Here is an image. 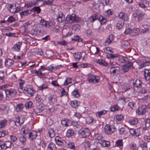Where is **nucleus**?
<instances>
[{
    "label": "nucleus",
    "mask_w": 150,
    "mask_h": 150,
    "mask_svg": "<svg viewBox=\"0 0 150 150\" xmlns=\"http://www.w3.org/2000/svg\"><path fill=\"white\" fill-rule=\"evenodd\" d=\"M96 19L98 20L102 25L104 24L106 22V19L102 16H97L94 15L91 16L89 18V20L91 22H93Z\"/></svg>",
    "instance_id": "1"
},
{
    "label": "nucleus",
    "mask_w": 150,
    "mask_h": 150,
    "mask_svg": "<svg viewBox=\"0 0 150 150\" xmlns=\"http://www.w3.org/2000/svg\"><path fill=\"white\" fill-rule=\"evenodd\" d=\"M79 135L81 137L85 138L88 136L90 134L89 130L87 128L82 129L79 131Z\"/></svg>",
    "instance_id": "2"
},
{
    "label": "nucleus",
    "mask_w": 150,
    "mask_h": 150,
    "mask_svg": "<svg viewBox=\"0 0 150 150\" xmlns=\"http://www.w3.org/2000/svg\"><path fill=\"white\" fill-rule=\"evenodd\" d=\"M67 23H72L78 22L79 21V18L76 17L74 14H72L69 16H68L66 18Z\"/></svg>",
    "instance_id": "3"
},
{
    "label": "nucleus",
    "mask_w": 150,
    "mask_h": 150,
    "mask_svg": "<svg viewBox=\"0 0 150 150\" xmlns=\"http://www.w3.org/2000/svg\"><path fill=\"white\" fill-rule=\"evenodd\" d=\"M120 69L119 67L115 66L113 63L109 71L111 74H118L120 72Z\"/></svg>",
    "instance_id": "4"
},
{
    "label": "nucleus",
    "mask_w": 150,
    "mask_h": 150,
    "mask_svg": "<svg viewBox=\"0 0 150 150\" xmlns=\"http://www.w3.org/2000/svg\"><path fill=\"white\" fill-rule=\"evenodd\" d=\"M105 132L106 134H109L113 133L115 130V127L113 126H105L104 128Z\"/></svg>",
    "instance_id": "5"
},
{
    "label": "nucleus",
    "mask_w": 150,
    "mask_h": 150,
    "mask_svg": "<svg viewBox=\"0 0 150 150\" xmlns=\"http://www.w3.org/2000/svg\"><path fill=\"white\" fill-rule=\"evenodd\" d=\"M5 91L6 96L8 97H13L16 94V90L14 89H5Z\"/></svg>",
    "instance_id": "6"
},
{
    "label": "nucleus",
    "mask_w": 150,
    "mask_h": 150,
    "mask_svg": "<svg viewBox=\"0 0 150 150\" xmlns=\"http://www.w3.org/2000/svg\"><path fill=\"white\" fill-rule=\"evenodd\" d=\"M87 79L89 83H96L98 82L99 78L98 76L90 75L88 77Z\"/></svg>",
    "instance_id": "7"
},
{
    "label": "nucleus",
    "mask_w": 150,
    "mask_h": 150,
    "mask_svg": "<svg viewBox=\"0 0 150 150\" xmlns=\"http://www.w3.org/2000/svg\"><path fill=\"white\" fill-rule=\"evenodd\" d=\"M133 15L134 17H137L139 21L143 19L144 14L139 10H137L133 13Z\"/></svg>",
    "instance_id": "8"
},
{
    "label": "nucleus",
    "mask_w": 150,
    "mask_h": 150,
    "mask_svg": "<svg viewBox=\"0 0 150 150\" xmlns=\"http://www.w3.org/2000/svg\"><path fill=\"white\" fill-rule=\"evenodd\" d=\"M132 65L133 63L131 62H129L128 63L123 66L122 70L124 72H127Z\"/></svg>",
    "instance_id": "9"
},
{
    "label": "nucleus",
    "mask_w": 150,
    "mask_h": 150,
    "mask_svg": "<svg viewBox=\"0 0 150 150\" xmlns=\"http://www.w3.org/2000/svg\"><path fill=\"white\" fill-rule=\"evenodd\" d=\"M40 24L41 25L46 27H49L52 26L53 24L51 21H46L43 19H41Z\"/></svg>",
    "instance_id": "10"
},
{
    "label": "nucleus",
    "mask_w": 150,
    "mask_h": 150,
    "mask_svg": "<svg viewBox=\"0 0 150 150\" xmlns=\"http://www.w3.org/2000/svg\"><path fill=\"white\" fill-rule=\"evenodd\" d=\"M45 108V105L43 104H41L34 109V111L36 113H40L44 110Z\"/></svg>",
    "instance_id": "11"
},
{
    "label": "nucleus",
    "mask_w": 150,
    "mask_h": 150,
    "mask_svg": "<svg viewBox=\"0 0 150 150\" xmlns=\"http://www.w3.org/2000/svg\"><path fill=\"white\" fill-rule=\"evenodd\" d=\"M144 76L145 79L146 81L150 80V68L145 69Z\"/></svg>",
    "instance_id": "12"
},
{
    "label": "nucleus",
    "mask_w": 150,
    "mask_h": 150,
    "mask_svg": "<svg viewBox=\"0 0 150 150\" xmlns=\"http://www.w3.org/2000/svg\"><path fill=\"white\" fill-rule=\"evenodd\" d=\"M146 112V108L144 106L139 107L136 110V113L139 115H143Z\"/></svg>",
    "instance_id": "13"
},
{
    "label": "nucleus",
    "mask_w": 150,
    "mask_h": 150,
    "mask_svg": "<svg viewBox=\"0 0 150 150\" xmlns=\"http://www.w3.org/2000/svg\"><path fill=\"white\" fill-rule=\"evenodd\" d=\"M137 62L139 63V68L140 69H142L146 66H148L150 65V62L149 61H146L144 62H142L141 61H139Z\"/></svg>",
    "instance_id": "14"
},
{
    "label": "nucleus",
    "mask_w": 150,
    "mask_h": 150,
    "mask_svg": "<svg viewBox=\"0 0 150 150\" xmlns=\"http://www.w3.org/2000/svg\"><path fill=\"white\" fill-rule=\"evenodd\" d=\"M118 17L119 20L120 21L123 20L124 21L127 19V15L125 13L122 12H120L118 15Z\"/></svg>",
    "instance_id": "15"
},
{
    "label": "nucleus",
    "mask_w": 150,
    "mask_h": 150,
    "mask_svg": "<svg viewBox=\"0 0 150 150\" xmlns=\"http://www.w3.org/2000/svg\"><path fill=\"white\" fill-rule=\"evenodd\" d=\"M48 100L51 103H54L57 101V96L54 94H51L48 97Z\"/></svg>",
    "instance_id": "16"
},
{
    "label": "nucleus",
    "mask_w": 150,
    "mask_h": 150,
    "mask_svg": "<svg viewBox=\"0 0 150 150\" xmlns=\"http://www.w3.org/2000/svg\"><path fill=\"white\" fill-rule=\"evenodd\" d=\"M59 16L57 19V21L59 23H62L64 19V17L63 16V14L61 12H58Z\"/></svg>",
    "instance_id": "17"
},
{
    "label": "nucleus",
    "mask_w": 150,
    "mask_h": 150,
    "mask_svg": "<svg viewBox=\"0 0 150 150\" xmlns=\"http://www.w3.org/2000/svg\"><path fill=\"white\" fill-rule=\"evenodd\" d=\"M21 44V43L18 42L13 46L12 49L16 51H19L20 50V47Z\"/></svg>",
    "instance_id": "18"
},
{
    "label": "nucleus",
    "mask_w": 150,
    "mask_h": 150,
    "mask_svg": "<svg viewBox=\"0 0 150 150\" xmlns=\"http://www.w3.org/2000/svg\"><path fill=\"white\" fill-rule=\"evenodd\" d=\"M31 13V11L30 10L24 11L21 13L20 14L21 17L23 18L24 16H28Z\"/></svg>",
    "instance_id": "19"
},
{
    "label": "nucleus",
    "mask_w": 150,
    "mask_h": 150,
    "mask_svg": "<svg viewBox=\"0 0 150 150\" xmlns=\"http://www.w3.org/2000/svg\"><path fill=\"white\" fill-rule=\"evenodd\" d=\"M37 135V132L34 131H33L30 132L28 134L29 137L32 140L35 138Z\"/></svg>",
    "instance_id": "20"
},
{
    "label": "nucleus",
    "mask_w": 150,
    "mask_h": 150,
    "mask_svg": "<svg viewBox=\"0 0 150 150\" xmlns=\"http://www.w3.org/2000/svg\"><path fill=\"white\" fill-rule=\"evenodd\" d=\"M124 23L123 20H119L116 25L117 28L118 29H121L124 25Z\"/></svg>",
    "instance_id": "21"
},
{
    "label": "nucleus",
    "mask_w": 150,
    "mask_h": 150,
    "mask_svg": "<svg viewBox=\"0 0 150 150\" xmlns=\"http://www.w3.org/2000/svg\"><path fill=\"white\" fill-rule=\"evenodd\" d=\"M24 122V121L22 118L18 117L16 119V120L15 122V124L16 126H18L22 125Z\"/></svg>",
    "instance_id": "22"
},
{
    "label": "nucleus",
    "mask_w": 150,
    "mask_h": 150,
    "mask_svg": "<svg viewBox=\"0 0 150 150\" xmlns=\"http://www.w3.org/2000/svg\"><path fill=\"white\" fill-rule=\"evenodd\" d=\"M14 61L10 59H6L5 61V64L8 67L11 66L13 65L14 64Z\"/></svg>",
    "instance_id": "23"
},
{
    "label": "nucleus",
    "mask_w": 150,
    "mask_h": 150,
    "mask_svg": "<svg viewBox=\"0 0 150 150\" xmlns=\"http://www.w3.org/2000/svg\"><path fill=\"white\" fill-rule=\"evenodd\" d=\"M130 44L129 42L126 40L122 41L121 43L122 47L124 49H125L129 46Z\"/></svg>",
    "instance_id": "24"
},
{
    "label": "nucleus",
    "mask_w": 150,
    "mask_h": 150,
    "mask_svg": "<svg viewBox=\"0 0 150 150\" xmlns=\"http://www.w3.org/2000/svg\"><path fill=\"white\" fill-rule=\"evenodd\" d=\"M24 91H25L28 94H29L30 96H32L33 95V88H24Z\"/></svg>",
    "instance_id": "25"
},
{
    "label": "nucleus",
    "mask_w": 150,
    "mask_h": 150,
    "mask_svg": "<svg viewBox=\"0 0 150 150\" xmlns=\"http://www.w3.org/2000/svg\"><path fill=\"white\" fill-rule=\"evenodd\" d=\"M141 82L140 80L137 79L135 81L133 82V85L137 88H140L141 86Z\"/></svg>",
    "instance_id": "26"
},
{
    "label": "nucleus",
    "mask_w": 150,
    "mask_h": 150,
    "mask_svg": "<svg viewBox=\"0 0 150 150\" xmlns=\"http://www.w3.org/2000/svg\"><path fill=\"white\" fill-rule=\"evenodd\" d=\"M96 62L102 66H106L108 65L107 63L104 60L101 59L96 60Z\"/></svg>",
    "instance_id": "27"
},
{
    "label": "nucleus",
    "mask_w": 150,
    "mask_h": 150,
    "mask_svg": "<svg viewBox=\"0 0 150 150\" xmlns=\"http://www.w3.org/2000/svg\"><path fill=\"white\" fill-rule=\"evenodd\" d=\"M102 146L104 147H109L110 145V142L109 141H103L100 142Z\"/></svg>",
    "instance_id": "28"
},
{
    "label": "nucleus",
    "mask_w": 150,
    "mask_h": 150,
    "mask_svg": "<svg viewBox=\"0 0 150 150\" xmlns=\"http://www.w3.org/2000/svg\"><path fill=\"white\" fill-rule=\"evenodd\" d=\"M113 40V36L112 34H110L108 38V39L105 41L106 45L110 43Z\"/></svg>",
    "instance_id": "29"
},
{
    "label": "nucleus",
    "mask_w": 150,
    "mask_h": 150,
    "mask_svg": "<svg viewBox=\"0 0 150 150\" xmlns=\"http://www.w3.org/2000/svg\"><path fill=\"white\" fill-rule=\"evenodd\" d=\"M99 49L97 47H96L94 46L92 47L91 49V51L93 54H97L99 52Z\"/></svg>",
    "instance_id": "30"
},
{
    "label": "nucleus",
    "mask_w": 150,
    "mask_h": 150,
    "mask_svg": "<svg viewBox=\"0 0 150 150\" xmlns=\"http://www.w3.org/2000/svg\"><path fill=\"white\" fill-rule=\"evenodd\" d=\"M60 139L61 138L58 137H57L55 138L56 143L59 146H62L63 144V142Z\"/></svg>",
    "instance_id": "31"
},
{
    "label": "nucleus",
    "mask_w": 150,
    "mask_h": 150,
    "mask_svg": "<svg viewBox=\"0 0 150 150\" xmlns=\"http://www.w3.org/2000/svg\"><path fill=\"white\" fill-rule=\"evenodd\" d=\"M60 66H61V65L59 66H55L54 67L51 66L50 67H47V69L52 71H54L56 70L57 69H59Z\"/></svg>",
    "instance_id": "32"
},
{
    "label": "nucleus",
    "mask_w": 150,
    "mask_h": 150,
    "mask_svg": "<svg viewBox=\"0 0 150 150\" xmlns=\"http://www.w3.org/2000/svg\"><path fill=\"white\" fill-rule=\"evenodd\" d=\"M48 133L50 137L51 138H53L55 136V132L52 128H50L49 129Z\"/></svg>",
    "instance_id": "33"
},
{
    "label": "nucleus",
    "mask_w": 150,
    "mask_h": 150,
    "mask_svg": "<svg viewBox=\"0 0 150 150\" xmlns=\"http://www.w3.org/2000/svg\"><path fill=\"white\" fill-rule=\"evenodd\" d=\"M138 120L137 118H134L132 120H130L129 121V124L132 125H136L137 124Z\"/></svg>",
    "instance_id": "34"
},
{
    "label": "nucleus",
    "mask_w": 150,
    "mask_h": 150,
    "mask_svg": "<svg viewBox=\"0 0 150 150\" xmlns=\"http://www.w3.org/2000/svg\"><path fill=\"white\" fill-rule=\"evenodd\" d=\"M74 134V131L73 129H70L68 130L66 136L67 137H70L73 136Z\"/></svg>",
    "instance_id": "35"
},
{
    "label": "nucleus",
    "mask_w": 150,
    "mask_h": 150,
    "mask_svg": "<svg viewBox=\"0 0 150 150\" xmlns=\"http://www.w3.org/2000/svg\"><path fill=\"white\" fill-rule=\"evenodd\" d=\"M94 139L97 140H100L102 139V136L100 134L96 133L93 136Z\"/></svg>",
    "instance_id": "36"
},
{
    "label": "nucleus",
    "mask_w": 150,
    "mask_h": 150,
    "mask_svg": "<svg viewBox=\"0 0 150 150\" xmlns=\"http://www.w3.org/2000/svg\"><path fill=\"white\" fill-rule=\"evenodd\" d=\"M48 148L50 149L51 150H56V147L55 144L51 142L49 144Z\"/></svg>",
    "instance_id": "37"
},
{
    "label": "nucleus",
    "mask_w": 150,
    "mask_h": 150,
    "mask_svg": "<svg viewBox=\"0 0 150 150\" xmlns=\"http://www.w3.org/2000/svg\"><path fill=\"white\" fill-rule=\"evenodd\" d=\"M31 10V12L32 11L33 12H37L38 13H40L41 10L40 7L39 6L34 7Z\"/></svg>",
    "instance_id": "38"
},
{
    "label": "nucleus",
    "mask_w": 150,
    "mask_h": 150,
    "mask_svg": "<svg viewBox=\"0 0 150 150\" xmlns=\"http://www.w3.org/2000/svg\"><path fill=\"white\" fill-rule=\"evenodd\" d=\"M23 108V104H20L17 105V107L16 108V110L17 112H19L22 110Z\"/></svg>",
    "instance_id": "39"
},
{
    "label": "nucleus",
    "mask_w": 150,
    "mask_h": 150,
    "mask_svg": "<svg viewBox=\"0 0 150 150\" xmlns=\"http://www.w3.org/2000/svg\"><path fill=\"white\" fill-rule=\"evenodd\" d=\"M81 56L82 54L80 52L76 53L74 55V57L75 59H76L79 60H80Z\"/></svg>",
    "instance_id": "40"
},
{
    "label": "nucleus",
    "mask_w": 150,
    "mask_h": 150,
    "mask_svg": "<svg viewBox=\"0 0 150 150\" xmlns=\"http://www.w3.org/2000/svg\"><path fill=\"white\" fill-rule=\"evenodd\" d=\"M72 82V79L71 78H67L64 83V85H67L71 83Z\"/></svg>",
    "instance_id": "41"
},
{
    "label": "nucleus",
    "mask_w": 150,
    "mask_h": 150,
    "mask_svg": "<svg viewBox=\"0 0 150 150\" xmlns=\"http://www.w3.org/2000/svg\"><path fill=\"white\" fill-rule=\"evenodd\" d=\"M72 94L76 98H78L80 96V94L77 90H74L72 92Z\"/></svg>",
    "instance_id": "42"
},
{
    "label": "nucleus",
    "mask_w": 150,
    "mask_h": 150,
    "mask_svg": "<svg viewBox=\"0 0 150 150\" xmlns=\"http://www.w3.org/2000/svg\"><path fill=\"white\" fill-rule=\"evenodd\" d=\"M33 105L32 101H30L27 102L25 104V106L26 108L28 109L30 108Z\"/></svg>",
    "instance_id": "43"
},
{
    "label": "nucleus",
    "mask_w": 150,
    "mask_h": 150,
    "mask_svg": "<svg viewBox=\"0 0 150 150\" xmlns=\"http://www.w3.org/2000/svg\"><path fill=\"white\" fill-rule=\"evenodd\" d=\"M68 88L67 87H66L65 88H63L62 89V91L61 92L62 95L61 96H62L63 95H66L67 96L68 95V92L66 91V89H68Z\"/></svg>",
    "instance_id": "44"
},
{
    "label": "nucleus",
    "mask_w": 150,
    "mask_h": 150,
    "mask_svg": "<svg viewBox=\"0 0 150 150\" xmlns=\"http://www.w3.org/2000/svg\"><path fill=\"white\" fill-rule=\"evenodd\" d=\"M84 144L86 149L89 148L91 144L90 142L88 141H85L84 142Z\"/></svg>",
    "instance_id": "45"
},
{
    "label": "nucleus",
    "mask_w": 150,
    "mask_h": 150,
    "mask_svg": "<svg viewBox=\"0 0 150 150\" xmlns=\"http://www.w3.org/2000/svg\"><path fill=\"white\" fill-rule=\"evenodd\" d=\"M6 120H4L0 121V128H1L5 126L6 123Z\"/></svg>",
    "instance_id": "46"
},
{
    "label": "nucleus",
    "mask_w": 150,
    "mask_h": 150,
    "mask_svg": "<svg viewBox=\"0 0 150 150\" xmlns=\"http://www.w3.org/2000/svg\"><path fill=\"white\" fill-rule=\"evenodd\" d=\"M127 58L122 56L120 57L118 59V60L120 63H123L126 61Z\"/></svg>",
    "instance_id": "47"
},
{
    "label": "nucleus",
    "mask_w": 150,
    "mask_h": 150,
    "mask_svg": "<svg viewBox=\"0 0 150 150\" xmlns=\"http://www.w3.org/2000/svg\"><path fill=\"white\" fill-rule=\"evenodd\" d=\"M123 117L122 115H117L116 117V119L117 121H121L123 120Z\"/></svg>",
    "instance_id": "48"
},
{
    "label": "nucleus",
    "mask_w": 150,
    "mask_h": 150,
    "mask_svg": "<svg viewBox=\"0 0 150 150\" xmlns=\"http://www.w3.org/2000/svg\"><path fill=\"white\" fill-rule=\"evenodd\" d=\"M119 107L117 105H116L112 106L111 108V110L112 111H115L118 110Z\"/></svg>",
    "instance_id": "49"
},
{
    "label": "nucleus",
    "mask_w": 150,
    "mask_h": 150,
    "mask_svg": "<svg viewBox=\"0 0 150 150\" xmlns=\"http://www.w3.org/2000/svg\"><path fill=\"white\" fill-rule=\"evenodd\" d=\"M131 149L132 150H137V148L135 144L133 143L131 144L130 145Z\"/></svg>",
    "instance_id": "50"
},
{
    "label": "nucleus",
    "mask_w": 150,
    "mask_h": 150,
    "mask_svg": "<svg viewBox=\"0 0 150 150\" xmlns=\"http://www.w3.org/2000/svg\"><path fill=\"white\" fill-rule=\"evenodd\" d=\"M68 146L69 148L72 149L74 150L75 149V147L74 144L73 142H70L68 144Z\"/></svg>",
    "instance_id": "51"
},
{
    "label": "nucleus",
    "mask_w": 150,
    "mask_h": 150,
    "mask_svg": "<svg viewBox=\"0 0 150 150\" xmlns=\"http://www.w3.org/2000/svg\"><path fill=\"white\" fill-rule=\"evenodd\" d=\"M71 104L73 108H76L78 106L77 101L76 100H74L71 102Z\"/></svg>",
    "instance_id": "52"
},
{
    "label": "nucleus",
    "mask_w": 150,
    "mask_h": 150,
    "mask_svg": "<svg viewBox=\"0 0 150 150\" xmlns=\"http://www.w3.org/2000/svg\"><path fill=\"white\" fill-rule=\"evenodd\" d=\"M116 144L117 146H123V142L122 140L121 139H119L117 140L116 142Z\"/></svg>",
    "instance_id": "53"
},
{
    "label": "nucleus",
    "mask_w": 150,
    "mask_h": 150,
    "mask_svg": "<svg viewBox=\"0 0 150 150\" xmlns=\"http://www.w3.org/2000/svg\"><path fill=\"white\" fill-rule=\"evenodd\" d=\"M106 112L107 111L105 110L98 111L97 112L96 115H98V117H100L101 115L103 114H105Z\"/></svg>",
    "instance_id": "54"
},
{
    "label": "nucleus",
    "mask_w": 150,
    "mask_h": 150,
    "mask_svg": "<svg viewBox=\"0 0 150 150\" xmlns=\"http://www.w3.org/2000/svg\"><path fill=\"white\" fill-rule=\"evenodd\" d=\"M71 39L72 40L78 42L81 41L82 40L81 38H79V36L78 35L75 36L74 38H72Z\"/></svg>",
    "instance_id": "55"
},
{
    "label": "nucleus",
    "mask_w": 150,
    "mask_h": 150,
    "mask_svg": "<svg viewBox=\"0 0 150 150\" xmlns=\"http://www.w3.org/2000/svg\"><path fill=\"white\" fill-rule=\"evenodd\" d=\"M48 88V86L46 84H43L42 86H39V90H43L44 89H47Z\"/></svg>",
    "instance_id": "56"
},
{
    "label": "nucleus",
    "mask_w": 150,
    "mask_h": 150,
    "mask_svg": "<svg viewBox=\"0 0 150 150\" xmlns=\"http://www.w3.org/2000/svg\"><path fill=\"white\" fill-rule=\"evenodd\" d=\"M47 123L48 126H50L53 124V121L51 119L48 118L47 119Z\"/></svg>",
    "instance_id": "57"
},
{
    "label": "nucleus",
    "mask_w": 150,
    "mask_h": 150,
    "mask_svg": "<svg viewBox=\"0 0 150 150\" xmlns=\"http://www.w3.org/2000/svg\"><path fill=\"white\" fill-rule=\"evenodd\" d=\"M129 131L130 134L132 135H138L137 133L136 132L135 130L133 129H130Z\"/></svg>",
    "instance_id": "58"
},
{
    "label": "nucleus",
    "mask_w": 150,
    "mask_h": 150,
    "mask_svg": "<svg viewBox=\"0 0 150 150\" xmlns=\"http://www.w3.org/2000/svg\"><path fill=\"white\" fill-rule=\"evenodd\" d=\"M35 5V4L32 3L28 4H25V6L27 8H28L31 7Z\"/></svg>",
    "instance_id": "59"
},
{
    "label": "nucleus",
    "mask_w": 150,
    "mask_h": 150,
    "mask_svg": "<svg viewBox=\"0 0 150 150\" xmlns=\"http://www.w3.org/2000/svg\"><path fill=\"white\" fill-rule=\"evenodd\" d=\"M15 21V18L12 16H11L9 17L7 21L9 23H12Z\"/></svg>",
    "instance_id": "60"
},
{
    "label": "nucleus",
    "mask_w": 150,
    "mask_h": 150,
    "mask_svg": "<svg viewBox=\"0 0 150 150\" xmlns=\"http://www.w3.org/2000/svg\"><path fill=\"white\" fill-rule=\"evenodd\" d=\"M140 146L142 148L143 150H146V149L147 148V144L145 142L141 144Z\"/></svg>",
    "instance_id": "61"
},
{
    "label": "nucleus",
    "mask_w": 150,
    "mask_h": 150,
    "mask_svg": "<svg viewBox=\"0 0 150 150\" xmlns=\"http://www.w3.org/2000/svg\"><path fill=\"white\" fill-rule=\"evenodd\" d=\"M29 132V130L28 128L27 127H24V129L23 131V133L25 134L28 133Z\"/></svg>",
    "instance_id": "62"
},
{
    "label": "nucleus",
    "mask_w": 150,
    "mask_h": 150,
    "mask_svg": "<svg viewBox=\"0 0 150 150\" xmlns=\"http://www.w3.org/2000/svg\"><path fill=\"white\" fill-rule=\"evenodd\" d=\"M105 51V52L107 53H113V52L111 50L110 48V47H106Z\"/></svg>",
    "instance_id": "63"
},
{
    "label": "nucleus",
    "mask_w": 150,
    "mask_h": 150,
    "mask_svg": "<svg viewBox=\"0 0 150 150\" xmlns=\"http://www.w3.org/2000/svg\"><path fill=\"white\" fill-rule=\"evenodd\" d=\"M132 32V30L129 28H126L124 31V33L125 34H128L131 33Z\"/></svg>",
    "instance_id": "64"
}]
</instances>
